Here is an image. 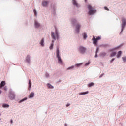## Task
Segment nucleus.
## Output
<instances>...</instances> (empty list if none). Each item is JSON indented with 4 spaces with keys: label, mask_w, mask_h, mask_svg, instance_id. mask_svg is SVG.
Segmentation results:
<instances>
[{
    "label": "nucleus",
    "mask_w": 126,
    "mask_h": 126,
    "mask_svg": "<svg viewBox=\"0 0 126 126\" xmlns=\"http://www.w3.org/2000/svg\"><path fill=\"white\" fill-rule=\"evenodd\" d=\"M31 87H32V84H31V81L29 79V82H28V90L29 91L31 90Z\"/></svg>",
    "instance_id": "nucleus-22"
},
{
    "label": "nucleus",
    "mask_w": 126,
    "mask_h": 126,
    "mask_svg": "<svg viewBox=\"0 0 126 126\" xmlns=\"http://www.w3.org/2000/svg\"><path fill=\"white\" fill-rule=\"evenodd\" d=\"M51 38L53 39L51 41V44H54L56 40H59L60 33H59V31H58L57 28H55V33L53 32H51Z\"/></svg>",
    "instance_id": "nucleus-2"
},
{
    "label": "nucleus",
    "mask_w": 126,
    "mask_h": 126,
    "mask_svg": "<svg viewBox=\"0 0 126 126\" xmlns=\"http://www.w3.org/2000/svg\"><path fill=\"white\" fill-rule=\"evenodd\" d=\"M109 52H111L109 55L110 58H114V57L117 55V52L115 51V50H112L111 51L109 49Z\"/></svg>",
    "instance_id": "nucleus-11"
},
{
    "label": "nucleus",
    "mask_w": 126,
    "mask_h": 126,
    "mask_svg": "<svg viewBox=\"0 0 126 126\" xmlns=\"http://www.w3.org/2000/svg\"><path fill=\"white\" fill-rule=\"evenodd\" d=\"M3 89L5 90V91H7V86H4Z\"/></svg>",
    "instance_id": "nucleus-41"
},
{
    "label": "nucleus",
    "mask_w": 126,
    "mask_h": 126,
    "mask_svg": "<svg viewBox=\"0 0 126 126\" xmlns=\"http://www.w3.org/2000/svg\"><path fill=\"white\" fill-rule=\"evenodd\" d=\"M104 8L105 10H107V11H109V10H110L109 9V8H108L107 6H105V7H104Z\"/></svg>",
    "instance_id": "nucleus-40"
},
{
    "label": "nucleus",
    "mask_w": 126,
    "mask_h": 126,
    "mask_svg": "<svg viewBox=\"0 0 126 126\" xmlns=\"http://www.w3.org/2000/svg\"><path fill=\"white\" fill-rule=\"evenodd\" d=\"M27 99H28L27 97H24V98H23V99L20 100L18 101L19 104H21V103H23V102H24V101L27 100Z\"/></svg>",
    "instance_id": "nucleus-23"
},
{
    "label": "nucleus",
    "mask_w": 126,
    "mask_h": 126,
    "mask_svg": "<svg viewBox=\"0 0 126 126\" xmlns=\"http://www.w3.org/2000/svg\"><path fill=\"white\" fill-rule=\"evenodd\" d=\"M72 3L73 5H74V6H76V7H77V8H79V7H80V5H79V4H78L77 0H72Z\"/></svg>",
    "instance_id": "nucleus-10"
},
{
    "label": "nucleus",
    "mask_w": 126,
    "mask_h": 126,
    "mask_svg": "<svg viewBox=\"0 0 126 126\" xmlns=\"http://www.w3.org/2000/svg\"><path fill=\"white\" fill-rule=\"evenodd\" d=\"M35 96V93L34 92H32L29 94V99H32V98H34Z\"/></svg>",
    "instance_id": "nucleus-18"
},
{
    "label": "nucleus",
    "mask_w": 126,
    "mask_h": 126,
    "mask_svg": "<svg viewBox=\"0 0 126 126\" xmlns=\"http://www.w3.org/2000/svg\"><path fill=\"white\" fill-rule=\"evenodd\" d=\"M0 116H1V114L0 113V122L1 120V119L0 118Z\"/></svg>",
    "instance_id": "nucleus-47"
},
{
    "label": "nucleus",
    "mask_w": 126,
    "mask_h": 126,
    "mask_svg": "<svg viewBox=\"0 0 126 126\" xmlns=\"http://www.w3.org/2000/svg\"><path fill=\"white\" fill-rule=\"evenodd\" d=\"M6 84V83H5V81H2L0 84V86L1 88H2V87H4Z\"/></svg>",
    "instance_id": "nucleus-21"
},
{
    "label": "nucleus",
    "mask_w": 126,
    "mask_h": 126,
    "mask_svg": "<svg viewBox=\"0 0 126 126\" xmlns=\"http://www.w3.org/2000/svg\"><path fill=\"white\" fill-rule=\"evenodd\" d=\"M56 58L58 59L61 58L60 54V49L59 48V46L56 47Z\"/></svg>",
    "instance_id": "nucleus-12"
},
{
    "label": "nucleus",
    "mask_w": 126,
    "mask_h": 126,
    "mask_svg": "<svg viewBox=\"0 0 126 126\" xmlns=\"http://www.w3.org/2000/svg\"><path fill=\"white\" fill-rule=\"evenodd\" d=\"M88 93H89V91H87L86 92L80 93L79 95H86V94H88Z\"/></svg>",
    "instance_id": "nucleus-31"
},
{
    "label": "nucleus",
    "mask_w": 126,
    "mask_h": 126,
    "mask_svg": "<svg viewBox=\"0 0 126 126\" xmlns=\"http://www.w3.org/2000/svg\"><path fill=\"white\" fill-rule=\"evenodd\" d=\"M10 123H11V124H12V123H13V121L12 120H10Z\"/></svg>",
    "instance_id": "nucleus-45"
},
{
    "label": "nucleus",
    "mask_w": 126,
    "mask_h": 126,
    "mask_svg": "<svg viewBox=\"0 0 126 126\" xmlns=\"http://www.w3.org/2000/svg\"><path fill=\"white\" fill-rule=\"evenodd\" d=\"M58 63H59V64H63V60H62V58H59L58 59Z\"/></svg>",
    "instance_id": "nucleus-32"
},
{
    "label": "nucleus",
    "mask_w": 126,
    "mask_h": 126,
    "mask_svg": "<svg viewBox=\"0 0 126 126\" xmlns=\"http://www.w3.org/2000/svg\"><path fill=\"white\" fill-rule=\"evenodd\" d=\"M39 45H40L41 47H44L45 46V39L42 38L41 41L39 42Z\"/></svg>",
    "instance_id": "nucleus-15"
},
{
    "label": "nucleus",
    "mask_w": 126,
    "mask_h": 126,
    "mask_svg": "<svg viewBox=\"0 0 126 126\" xmlns=\"http://www.w3.org/2000/svg\"><path fill=\"white\" fill-rule=\"evenodd\" d=\"M85 3H87V0H84Z\"/></svg>",
    "instance_id": "nucleus-46"
},
{
    "label": "nucleus",
    "mask_w": 126,
    "mask_h": 126,
    "mask_svg": "<svg viewBox=\"0 0 126 126\" xmlns=\"http://www.w3.org/2000/svg\"><path fill=\"white\" fill-rule=\"evenodd\" d=\"M10 105L9 104L7 103H2V108H3L4 109H8L9 108Z\"/></svg>",
    "instance_id": "nucleus-17"
},
{
    "label": "nucleus",
    "mask_w": 126,
    "mask_h": 126,
    "mask_svg": "<svg viewBox=\"0 0 126 126\" xmlns=\"http://www.w3.org/2000/svg\"><path fill=\"white\" fill-rule=\"evenodd\" d=\"M100 47H103V48L108 47L109 48L110 47V44H102L100 45Z\"/></svg>",
    "instance_id": "nucleus-27"
},
{
    "label": "nucleus",
    "mask_w": 126,
    "mask_h": 126,
    "mask_svg": "<svg viewBox=\"0 0 126 126\" xmlns=\"http://www.w3.org/2000/svg\"><path fill=\"white\" fill-rule=\"evenodd\" d=\"M123 46H124V43H121V44H120L119 45H118L115 47L110 48V51H116L117 50H119V49H121V48H122V47H123Z\"/></svg>",
    "instance_id": "nucleus-8"
},
{
    "label": "nucleus",
    "mask_w": 126,
    "mask_h": 126,
    "mask_svg": "<svg viewBox=\"0 0 126 126\" xmlns=\"http://www.w3.org/2000/svg\"><path fill=\"white\" fill-rule=\"evenodd\" d=\"M64 126H67V124L65 123V124H64Z\"/></svg>",
    "instance_id": "nucleus-48"
},
{
    "label": "nucleus",
    "mask_w": 126,
    "mask_h": 126,
    "mask_svg": "<svg viewBox=\"0 0 126 126\" xmlns=\"http://www.w3.org/2000/svg\"><path fill=\"white\" fill-rule=\"evenodd\" d=\"M51 9L53 10L52 11V14H53V15L56 16V5H53L51 6Z\"/></svg>",
    "instance_id": "nucleus-14"
},
{
    "label": "nucleus",
    "mask_w": 126,
    "mask_h": 126,
    "mask_svg": "<svg viewBox=\"0 0 126 126\" xmlns=\"http://www.w3.org/2000/svg\"><path fill=\"white\" fill-rule=\"evenodd\" d=\"M92 40L93 41V45H94V46H98V40H97V38L95 37V36L94 35L93 36Z\"/></svg>",
    "instance_id": "nucleus-9"
},
{
    "label": "nucleus",
    "mask_w": 126,
    "mask_h": 126,
    "mask_svg": "<svg viewBox=\"0 0 126 126\" xmlns=\"http://www.w3.org/2000/svg\"><path fill=\"white\" fill-rule=\"evenodd\" d=\"M31 57L30 56V55H27L26 59H25V62L26 63H28V64H30L31 62H30V59H31Z\"/></svg>",
    "instance_id": "nucleus-13"
},
{
    "label": "nucleus",
    "mask_w": 126,
    "mask_h": 126,
    "mask_svg": "<svg viewBox=\"0 0 126 126\" xmlns=\"http://www.w3.org/2000/svg\"><path fill=\"white\" fill-rule=\"evenodd\" d=\"M54 44L51 43L50 46H49L50 50H53L54 49Z\"/></svg>",
    "instance_id": "nucleus-35"
},
{
    "label": "nucleus",
    "mask_w": 126,
    "mask_h": 126,
    "mask_svg": "<svg viewBox=\"0 0 126 126\" xmlns=\"http://www.w3.org/2000/svg\"><path fill=\"white\" fill-rule=\"evenodd\" d=\"M58 82H62V81H61V80H59L58 81Z\"/></svg>",
    "instance_id": "nucleus-50"
},
{
    "label": "nucleus",
    "mask_w": 126,
    "mask_h": 126,
    "mask_svg": "<svg viewBox=\"0 0 126 126\" xmlns=\"http://www.w3.org/2000/svg\"><path fill=\"white\" fill-rule=\"evenodd\" d=\"M16 95L15 94V92L12 90V89H10L9 91V98L11 100H14L15 99V97Z\"/></svg>",
    "instance_id": "nucleus-5"
},
{
    "label": "nucleus",
    "mask_w": 126,
    "mask_h": 126,
    "mask_svg": "<svg viewBox=\"0 0 126 126\" xmlns=\"http://www.w3.org/2000/svg\"><path fill=\"white\" fill-rule=\"evenodd\" d=\"M34 27L35 29H39L42 27V25L38 20H35L34 21Z\"/></svg>",
    "instance_id": "nucleus-6"
},
{
    "label": "nucleus",
    "mask_w": 126,
    "mask_h": 126,
    "mask_svg": "<svg viewBox=\"0 0 126 126\" xmlns=\"http://www.w3.org/2000/svg\"><path fill=\"white\" fill-rule=\"evenodd\" d=\"M122 24L121 25V32L119 33V35H121L122 33H123V31L125 30V28H126V18H122L121 20Z\"/></svg>",
    "instance_id": "nucleus-4"
},
{
    "label": "nucleus",
    "mask_w": 126,
    "mask_h": 126,
    "mask_svg": "<svg viewBox=\"0 0 126 126\" xmlns=\"http://www.w3.org/2000/svg\"><path fill=\"white\" fill-rule=\"evenodd\" d=\"M86 51H87V48L82 46H80L79 47V52L80 54L83 55V54H85L86 53Z\"/></svg>",
    "instance_id": "nucleus-7"
},
{
    "label": "nucleus",
    "mask_w": 126,
    "mask_h": 126,
    "mask_svg": "<svg viewBox=\"0 0 126 126\" xmlns=\"http://www.w3.org/2000/svg\"><path fill=\"white\" fill-rule=\"evenodd\" d=\"M47 86L50 89H54V86L52 85L50 83H48L47 84Z\"/></svg>",
    "instance_id": "nucleus-25"
},
{
    "label": "nucleus",
    "mask_w": 126,
    "mask_h": 126,
    "mask_svg": "<svg viewBox=\"0 0 126 126\" xmlns=\"http://www.w3.org/2000/svg\"><path fill=\"white\" fill-rule=\"evenodd\" d=\"M71 26L75 28V32L76 34H79L80 29L81 28V24H80L77 19L73 18L71 19Z\"/></svg>",
    "instance_id": "nucleus-1"
},
{
    "label": "nucleus",
    "mask_w": 126,
    "mask_h": 126,
    "mask_svg": "<svg viewBox=\"0 0 126 126\" xmlns=\"http://www.w3.org/2000/svg\"><path fill=\"white\" fill-rule=\"evenodd\" d=\"M33 13H34V16H37V15H38V12H37V10L34 9Z\"/></svg>",
    "instance_id": "nucleus-33"
},
{
    "label": "nucleus",
    "mask_w": 126,
    "mask_h": 126,
    "mask_svg": "<svg viewBox=\"0 0 126 126\" xmlns=\"http://www.w3.org/2000/svg\"><path fill=\"white\" fill-rule=\"evenodd\" d=\"M15 0V1H19V0Z\"/></svg>",
    "instance_id": "nucleus-49"
},
{
    "label": "nucleus",
    "mask_w": 126,
    "mask_h": 126,
    "mask_svg": "<svg viewBox=\"0 0 126 126\" xmlns=\"http://www.w3.org/2000/svg\"><path fill=\"white\" fill-rule=\"evenodd\" d=\"M82 36L83 37V40H86L87 39L88 36L87 35V33L86 32H83L82 34Z\"/></svg>",
    "instance_id": "nucleus-19"
},
{
    "label": "nucleus",
    "mask_w": 126,
    "mask_h": 126,
    "mask_svg": "<svg viewBox=\"0 0 126 126\" xmlns=\"http://www.w3.org/2000/svg\"><path fill=\"white\" fill-rule=\"evenodd\" d=\"M106 55H107V53H106L105 52H101L99 54L100 57H103V58H104V57H105Z\"/></svg>",
    "instance_id": "nucleus-30"
},
{
    "label": "nucleus",
    "mask_w": 126,
    "mask_h": 126,
    "mask_svg": "<svg viewBox=\"0 0 126 126\" xmlns=\"http://www.w3.org/2000/svg\"><path fill=\"white\" fill-rule=\"evenodd\" d=\"M94 85H95V83L92 82L87 84L88 87H92V86H94Z\"/></svg>",
    "instance_id": "nucleus-28"
},
{
    "label": "nucleus",
    "mask_w": 126,
    "mask_h": 126,
    "mask_svg": "<svg viewBox=\"0 0 126 126\" xmlns=\"http://www.w3.org/2000/svg\"><path fill=\"white\" fill-rule=\"evenodd\" d=\"M49 4V2L47 1H44L42 2V5L43 7H45V6H47V5Z\"/></svg>",
    "instance_id": "nucleus-24"
},
{
    "label": "nucleus",
    "mask_w": 126,
    "mask_h": 126,
    "mask_svg": "<svg viewBox=\"0 0 126 126\" xmlns=\"http://www.w3.org/2000/svg\"><path fill=\"white\" fill-rule=\"evenodd\" d=\"M87 14L89 16L94 15V14H95L97 13V10L93 8V7L90 4L87 5Z\"/></svg>",
    "instance_id": "nucleus-3"
},
{
    "label": "nucleus",
    "mask_w": 126,
    "mask_h": 126,
    "mask_svg": "<svg viewBox=\"0 0 126 126\" xmlns=\"http://www.w3.org/2000/svg\"><path fill=\"white\" fill-rule=\"evenodd\" d=\"M122 61L123 63H126V56L122 57Z\"/></svg>",
    "instance_id": "nucleus-34"
},
{
    "label": "nucleus",
    "mask_w": 126,
    "mask_h": 126,
    "mask_svg": "<svg viewBox=\"0 0 126 126\" xmlns=\"http://www.w3.org/2000/svg\"><path fill=\"white\" fill-rule=\"evenodd\" d=\"M101 37V36H98L96 38V40H97V41H100V40L102 39Z\"/></svg>",
    "instance_id": "nucleus-38"
},
{
    "label": "nucleus",
    "mask_w": 126,
    "mask_h": 126,
    "mask_svg": "<svg viewBox=\"0 0 126 126\" xmlns=\"http://www.w3.org/2000/svg\"><path fill=\"white\" fill-rule=\"evenodd\" d=\"M123 54V51L122 50H120L118 51L117 55H116V58L117 59H119V58H121L122 57V54Z\"/></svg>",
    "instance_id": "nucleus-16"
},
{
    "label": "nucleus",
    "mask_w": 126,
    "mask_h": 126,
    "mask_svg": "<svg viewBox=\"0 0 126 126\" xmlns=\"http://www.w3.org/2000/svg\"><path fill=\"white\" fill-rule=\"evenodd\" d=\"M82 64H83V63H76L74 66H75V67H79L81 66V65H82Z\"/></svg>",
    "instance_id": "nucleus-29"
},
{
    "label": "nucleus",
    "mask_w": 126,
    "mask_h": 126,
    "mask_svg": "<svg viewBox=\"0 0 126 126\" xmlns=\"http://www.w3.org/2000/svg\"><path fill=\"white\" fill-rule=\"evenodd\" d=\"M104 76V73H102L100 76H99V78H102V77Z\"/></svg>",
    "instance_id": "nucleus-42"
},
{
    "label": "nucleus",
    "mask_w": 126,
    "mask_h": 126,
    "mask_svg": "<svg viewBox=\"0 0 126 126\" xmlns=\"http://www.w3.org/2000/svg\"><path fill=\"white\" fill-rule=\"evenodd\" d=\"M70 106V103H67L66 105V107H69Z\"/></svg>",
    "instance_id": "nucleus-43"
},
{
    "label": "nucleus",
    "mask_w": 126,
    "mask_h": 126,
    "mask_svg": "<svg viewBox=\"0 0 126 126\" xmlns=\"http://www.w3.org/2000/svg\"><path fill=\"white\" fill-rule=\"evenodd\" d=\"M115 60H116V58H112L110 61V63H113V62H114V61H115Z\"/></svg>",
    "instance_id": "nucleus-39"
},
{
    "label": "nucleus",
    "mask_w": 126,
    "mask_h": 126,
    "mask_svg": "<svg viewBox=\"0 0 126 126\" xmlns=\"http://www.w3.org/2000/svg\"><path fill=\"white\" fill-rule=\"evenodd\" d=\"M90 64V62L88 61V62L86 63L85 64V66H88Z\"/></svg>",
    "instance_id": "nucleus-37"
},
{
    "label": "nucleus",
    "mask_w": 126,
    "mask_h": 126,
    "mask_svg": "<svg viewBox=\"0 0 126 126\" xmlns=\"http://www.w3.org/2000/svg\"><path fill=\"white\" fill-rule=\"evenodd\" d=\"M100 50V48L99 47H97L95 51V55L94 57L95 58H98V53H99V50Z\"/></svg>",
    "instance_id": "nucleus-20"
},
{
    "label": "nucleus",
    "mask_w": 126,
    "mask_h": 126,
    "mask_svg": "<svg viewBox=\"0 0 126 126\" xmlns=\"http://www.w3.org/2000/svg\"><path fill=\"white\" fill-rule=\"evenodd\" d=\"M45 77H46V78H49V77H50V74H48V72H46L45 73Z\"/></svg>",
    "instance_id": "nucleus-36"
},
{
    "label": "nucleus",
    "mask_w": 126,
    "mask_h": 126,
    "mask_svg": "<svg viewBox=\"0 0 126 126\" xmlns=\"http://www.w3.org/2000/svg\"><path fill=\"white\" fill-rule=\"evenodd\" d=\"M75 68V66L72 65L67 68V70H73V69H74Z\"/></svg>",
    "instance_id": "nucleus-26"
},
{
    "label": "nucleus",
    "mask_w": 126,
    "mask_h": 126,
    "mask_svg": "<svg viewBox=\"0 0 126 126\" xmlns=\"http://www.w3.org/2000/svg\"><path fill=\"white\" fill-rule=\"evenodd\" d=\"M1 93H2V91L0 89V94H1Z\"/></svg>",
    "instance_id": "nucleus-44"
}]
</instances>
